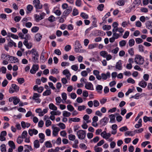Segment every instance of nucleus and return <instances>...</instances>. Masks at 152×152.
I'll use <instances>...</instances> for the list:
<instances>
[{"label":"nucleus","mask_w":152,"mask_h":152,"mask_svg":"<svg viewBox=\"0 0 152 152\" xmlns=\"http://www.w3.org/2000/svg\"><path fill=\"white\" fill-rule=\"evenodd\" d=\"M135 60V62L138 64H142L144 62V58L141 56L139 55L136 56Z\"/></svg>","instance_id":"obj_1"},{"label":"nucleus","mask_w":152,"mask_h":152,"mask_svg":"<svg viewBox=\"0 0 152 152\" xmlns=\"http://www.w3.org/2000/svg\"><path fill=\"white\" fill-rule=\"evenodd\" d=\"M13 46L15 47H17L16 44L15 42H14L12 39H10V41L7 43V45H4V47L5 49L7 51L9 50V47H12Z\"/></svg>","instance_id":"obj_2"},{"label":"nucleus","mask_w":152,"mask_h":152,"mask_svg":"<svg viewBox=\"0 0 152 152\" xmlns=\"http://www.w3.org/2000/svg\"><path fill=\"white\" fill-rule=\"evenodd\" d=\"M77 134L79 139L83 140L86 137V131L83 130H79L77 132Z\"/></svg>","instance_id":"obj_3"},{"label":"nucleus","mask_w":152,"mask_h":152,"mask_svg":"<svg viewBox=\"0 0 152 152\" xmlns=\"http://www.w3.org/2000/svg\"><path fill=\"white\" fill-rule=\"evenodd\" d=\"M33 4L36 9H41L42 7V6L39 0H34L33 1Z\"/></svg>","instance_id":"obj_4"},{"label":"nucleus","mask_w":152,"mask_h":152,"mask_svg":"<svg viewBox=\"0 0 152 152\" xmlns=\"http://www.w3.org/2000/svg\"><path fill=\"white\" fill-rule=\"evenodd\" d=\"M109 121V119L107 117H105L102 119L100 121V124L102 125V126L106 125Z\"/></svg>","instance_id":"obj_5"},{"label":"nucleus","mask_w":152,"mask_h":152,"mask_svg":"<svg viewBox=\"0 0 152 152\" xmlns=\"http://www.w3.org/2000/svg\"><path fill=\"white\" fill-rule=\"evenodd\" d=\"M33 89L34 91H37L39 93H41L44 90V88L42 86L38 87L37 85H35L33 87Z\"/></svg>","instance_id":"obj_6"},{"label":"nucleus","mask_w":152,"mask_h":152,"mask_svg":"<svg viewBox=\"0 0 152 152\" xmlns=\"http://www.w3.org/2000/svg\"><path fill=\"white\" fill-rule=\"evenodd\" d=\"M40 96V95L39 94L37 93H34L32 97V99L36 101L37 103H39L40 102V99L39 98H36L39 97Z\"/></svg>","instance_id":"obj_7"},{"label":"nucleus","mask_w":152,"mask_h":152,"mask_svg":"<svg viewBox=\"0 0 152 152\" xmlns=\"http://www.w3.org/2000/svg\"><path fill=\"white\" fill-rule=\"evenodd\" d=\"M28 134L30 136H33V134L36 135L38 133V131L34 129H29L28 131Z\"/></svg>","instance_id":"obj_8"},{"label":"nucleus","mask_w":152,"mask_h":152,"mask_svg":"<svg viewBox=\"0 0 152 152\" xmlns=\"http://www.w3.org/2000/svg\"><path fill=\"white\" fill-rule=\"evenodd\" d=\"M85 88L88 90H93L94 88L92 84L90 82L86 83L85 85Z\"/></svg>","instance_id":"obj_9"},{"label":"nucleus","mask_w":152,"mask_h":152,"mask_svg":"<svg viewBox=\"0 0 152 152\" xmlns=\"http://www.w3.org/2000/svg\"><path fill=\"white\" fill-rule=\"evenodd\" d=\"M42 37V35L39 33H37L35 35V39L37 42H39Z\"/></svg>","instance_id":"obj_10"},{"label":"nucleus","mask_w":152,"mask_h":152,"mask_svg":"<svg viewBox=\"0 0 152 152\" xmlns=\"http://www.w3.org/2000/svg\"><path fill=\"white\" fill-rule=\"evenodd\" d=\"M115 66V68L119 70H121L122 69V63L121 60H119L118 62L116 63Z\"/></svg>","instance_id":"obj_11"},{"label":"nucleus","mask_w":152,"mask_h":152,"mask_svg":"<svg viewBox=\"0 0 152 152\" xmlns=\"http://www.w3.org/2000/svg\"><path fill=\"white\" fill-rule=\"evenodd\" d=\"M23 44L26 46L28 49L31 48L32 46L31 43H28V40H24L23 42Z\"/></svg>","instance_id":"obj_12"},{"label":"nucleus","mask_w":152,"mask_h":152,"mask_svg":"<svg viewBox=\"0 0 152 152\" xmlns=\"http://www.w3.org/2000/svg\"><path fill=\"white\" fill-rule=\"evenodd\" d=\"M138 85L142 88H145L147 86V83L144 80H142L139 83Z\"/></svg>","instance_id":"obj_13"},{"label":"nucleus","mask_w":152,"mask_h":152,"mask_svg":"<svg viewBox=\"0 0 152 152\" xmlns=\"http://www.w3.org/2000/svg\"><path fill=\"white\" fill-rule=\"evenodd\" d=\"M8 58L10 59V60H12V61L14 60V63L18 62L19 61L18 59L14 56L8 55Z\"/></svg>","instance_id":"obj_14"},{"label":"nucleus","mask_w":152,"mask_h":152,"mask_svg":"<svg viewBox=\"0 0 152 152\" xmlns=\"http://www.w3.org/2000/svg\"><path fill=\"white\" fill-rule=\"evenodd\" d=\"M143 120L145 123L147 122L148 121L152 122V117H148L147 116H144L143 117Z\"/></svg>","instance_id":"obj_15"},{"label":"nucleus","mask_w":152,"mask_h":152,"mask_svg":"<svg viewBox=\"0 0 152 152\" xmlns=\"http://www.w3.org/2000/svg\"><path fill=\"white\" fill-rule=\"evenodd\" d=\"M109 116L110 118V122L114 123L115 122V115H114L113 114H111V115H109Z\"/></svg>","instance_id":"obj_16"},{"label":"nucleus","mask_w":152,"mask_h":152,"mask_svg":"<svg viewBox=\"0 0 152 152\" xmlns=\"http://www.w3.org/2000/svg\"><path fill=\"white\" fill-rule=\"evenodd\" d=\"M8 144L10 148L15 149V146L14 142L12 141H10L8 142Z\"/></svg>","instance_id":"obj_17"},{"label":"nucleus","mask_w":152,"mask_h":152,"mask_svg":"<svg viewBox=\"0 0 152 152\" xmlns=\"http://www.w3.org/2000/svg\"><path fill=\"white\" fill-rule=\"evenodd\" d=\"M49 108L50 109L56 110L57 109V107L53 103H50L49 105Z\"/></svg>","instance_id":"obj_18"},{"label":"nucleus","mask_w":152,"mask_h":152,"mask_svg":"<svg viewBox=\"0 0 152 152\" xmlns=\"http://www.w3.org/2000/svg\"><path fill=\"white\" fill-rule=\"evenodd\" d=\"M34 146L35 148H39L40 146V144L39 140H35L34 141Z\"/></svg>","instance_id":"obj_19"},{"label":"nucleus","mask_w":152,"mask_h":152,"mask_svg":"<svg viewBox=\"0 0 152 152\" xmlns=\"http://www.w3.org/2000/svg\"><path fill=\"white\" fill-rule=\"evenodd\" d=\"M20 102V99H19L17 98V97H14V100L13 101V103L15 105L17 104Z\"/></svg>","instance_id":"obj_20"},{"label":"nucleus","mask_w":152,"mask_h":152,"mask_svg":"<svg viewBox=\"0 0 152 152\" xmlns=\"http://www.w3.org/2000/svg\"><path fill=\"white\" fill-rule=\"evenodd\" d=\"M12 88L14 89L15 92H17L19 90V87L15 84H12L11 86Z\"/></svg>","instance_id":"obj_21"},{"label":"nucleus","mask_w":152,"mask_h":152,"mask_svg":"<svg viewBox=\"0 0 152 152\" xmlns=\"http://www.w3.org/2000/svg\"><path fill=\"white\" fill-rule=\"evenodd\" d=\"M36 112L37 113H39V115L40 116H43L44 114L42 112V110L40 108L37 109L36 110Z\"/></svg>","instance_id":"obj_22"},{"label":"nucleus","mask_w":152,"mask_h":152,"mask_svg":"<svg viewBox=\"0 0 152 152\" xmlns=\"http://www.w3.org/2000/svg\"><path fill=\"white\" fill-rule=\"evenodd\" d=\"M80 118H70L69 119V122H70V121L74 122H79L80 121Z\"/></svg>","instance_id":"obj_23"},{"label":"nucleus","mask_w":152,"mask_h":152,"mask_svg":"<svg viewBox=\"0 0 152 152\" xmlns=\"http://www.w3.org/2000/svg\"><path fill=\"white\" fill-rule=\"evenodd\" d=\"M100 55L104 58H105L108 54L107 52L105 51H102L100 53Z\"/></svg>","instance_id":"obj_24"},{"label":"nucleus","mask_w":152,"mask_h":152,"mask_svg":"<svg viewBox=\"0 0 152 152\" xmlns=\"http://www.w3.org/2000/svg\"><path fill=\"white\" fill-rule=\"evenodd\" d=\"M30 53H31L32 55H34V56H39L36 50L34 49H32L31 51H30Z\"/></svg>","instance_id":"obj_25"},{"label":"nucleus","mask_w":152,"mask_h":152,"mask_svg":"<svg viewBox=\"0 0 152 152\" xmlns=\"http://www.w3.org/2000/svg\"><path fill=\"white\" fill-rule=\"evenodd\" d=\"M146 26L147 27H150L152 28V21H147L146 23Z\"/></svg>","instance_id":"obj_26"},{"label":"nucleus","mask_w":152,"mask_h":152,"mask_svg":"<svg viewBox=\"0 0 152 152\" xmlns=\"http://www.w3.org/2000/svg\"><path fill=\"white\" fill-rule=\"evenodd\" d=\"M39 28L38 27L36 26H34L32 28L31 31L33 32L36 33L39 30Z\"/></svg>","instance_id":"obj_27"},{"label":"nucleus","mask_w":152,"mask_h":152,"mask_svg":"<svg viewBox=\"0 0 152 152\" xmlns=\"http://www.w3.org/2000/svg\"><path fill=\"white\" fill-rule=\"evenodd\" d=\"M135 43L134 40L133 39H131L129 41V45L130 47H132L133 46Z\"/></svg>","instance_id":"obj_28"},{"label":"nucleus","mask_w":152,"mask_h":152,"mask_svg":"<svg viewBox=\"0 0 152 152\" xmlns=\"http://www.w3.org/2000/svg\"><path fill=\"white\" fill-rule=\"evenodd\" d=\"M51 93L50 89L44 91L43 93V95L44 96H48L50 95Z\"/></svg>","instance_id":"obj_29"},{"label":"nucleus","mask_w":152,"mask_h":152,"mask_svg":"<svg viewBox=\"0 0 152 152\" xmlns=\"http://www.w3.org/2000/svg\"><path fill=\"white\" fill-rule=\"evenodd\" d=\"M71 113L67 111H64L63 112V115L64 117H69L71 115Z\"/></svg>","instance_id":"obj_30"},{"label":"nucleus","mask_w":152,"mask_h":152,"mask_svg":"<svg viewBox=\"0 0 152 152\" xmlns=\"http://www.w3.org/2000/svg\"><path fill=\"white\" fill-rule=\"evenodd\" d=\"M128 52L131 56H133L134 55V52L133 48H131L129 49L128 50Z\"/></svg>","instance_id":"obj_31"},{"label":"nucleus","mask_w":152,"mask_h":152,"mask_svg":"<svg viewBox=\"0 0 152 152\" xmlns=\"http://www.w3.org/2000/svg\"><path fill=\"white\" fill-rule=\"evenodd\" d=\"M102 28L104 30H109L111 29V26L110 25H104L103 26Z\"/></svg>","instance_id":"obj_32"},{"label":"nucleus","mask_w":152,"mask_h":152,"mask_svg":"<svg viewBox=\"0 0 152 152\" xmlns=\"http://www.w3.org/2000/svg\"><path fill=\"white\" fill-rule=\"evenodd\" d=\"M1 150L2 152H6V149L5 147V145L4 144H2L1 145Z\"/></svg>","instance_id":"obj_33"},{"label":"nucleus","mask_w":152,"mask_h":152,"mask_svg":"<svg viewBox=\"0 0 152 152\" xmlns=\"http://www.w3.org/2000/svg\"><path fill=\"white\" fill-rule=\"evenodd\" d=\"M38 57L39 56H32V60L34 63L38 62Z\"/></svg>","instance_id":"obj_34"},{"label":"nucleus","mask_w":152,"mask_h":152,"mask_svg":"<svg viewBox=\"0 0 152 152\" xmlns=\"http://www.w3.org/2000/svg\"><path fill=\"white\" fill-rule=\"evenodd\" d=\"M17 80L18 83L21 84L24 83L25 82L24 79L23 78H20L17 79Z\"/></svg>","instance_id":"obj_35"},{"label":"nucleus","mask_w":152,"mask_h":152,"mask_svg":"<svg viewBox=\"0 0 152 152\" xmlns=\"http://www.w3.org/2000/svg\"><path fill=\"white\" fill-rule=\"evenodd\" d=\"M59 73L58 70L57 69L54 68V69H52L51 71V74H58Z\"/></svg>","instance_id":"obj_36"},{"label":"nucleus","mask_w":152,"mask_h":152,"mask_svg":"<svg viewBox=\"0 0 152 152\" xmlns=\"http://www.w3.org/2000/svg\"><path fill=\"white\" fill-rule=\"evenodd\" d=\"M80 16L83 19H88V15L84 12H82L80 14Z\"/></svg>","instance_id":"obj_37"},{"label":"nucleus","mask_w":152,"mask_h":152,"mask_svg":"<svg viewBox=\"0 0 152 152\" xmlns=\"http://www.w3.org/2000/svg\"><path fill=\"white\" fill-rule=\"evenodd\" d=\"M68 110L70 111H72L74 110V108L71 105H68L67 106Z\"/></svg>","instance_id":"obj_38"},{"label":"nucleus","mask_w":152,"mask_h":152,"mask_svg":"<svg viewBox=\"0 0 152 152\" xmlns=\"http://www.w3.org/2000/svg\"><path fill=\"white\" fill-rule=\"evenodd\" d=\"M126 44V41L124 40L121 41L119 42V45L121 47H123L125 46Z\"/></svg>","instance_id":"obj_39"},{"label":"nucleus","mask_w":152,"mask_h":152,"mask_svg":"<svg viewBox=\"0 0 152 152\" xmlns=\"http://www.w3.org/2000/svg\"><path fill=\"white\" fill-rule=\"evenodd\" d=\"M45 145L47 148H51L52 146L51 143L48 141L46 142Z\"/></svg>","instance_id":"obj_40"},{"label":"nucleus","mask_w":152,"mask_h":152,"mask_svg":"<svg viewBox=\"0 0 152 152\" xmlns=\"http://www.w3.org/2000/svg\"><path fill=\"white\" fill-rule=\"evenodd\" d=\"M27 135V132L26 131H24L22 133L21 137L22 138H25Z\"/></svg>","instance_id":"obj_41"},{"label":"nucleus","mask_w":152,"mask_h":152,"mask_svg":"<svg viewBox=\"0 0 152 152\" xmlns=\"http://www.w3.org/2000/svg\"><path fill=\"white\" fill-rule=\"evenodd\" d=\"M75 135L70 134L69 135V140L73 141L75 140Z\"/></svg>","instance_id":"obj_42"},{"label":"nucleus","mask_w":152,"mask_h":152,"mask_svg":"<svg viewBox=\"0 0 152 152\" xmlns=\"http://www.w3.org/2000/svg\"><path fill=\"white\" fill-rule=\"evenodd\" d=\"M35 18L36 20V21L37 22L39 21V20L43 19L44 18L43 17H41V16L40 15L39 16V15H37L35 16Z\"/></svg>","instance_id":"obj_43"},{"label":"nucleus","mask_w":152,"mask_h":152,"mask_svg":"<svg viewBox=\"0 0 152 152\" xmlns=\"http://www.w3.org/2000/svg\"><path fill=\"white\" fill-rule=\"evenodd\" d=\"M96 146H95L94 147V150L96 152H100L102 151V148L99 147L96 148Z\"/></svg>","instance_id":"obj_44"},{"label":"nucleus","mask_w":152,"mask_h":152,"mask_svg":"<svg viewBox=\"0 0 152 152\" xmlns=\"http://www.w3.org/2000/svg\"><path fill=\"white\" fill-rule=\"evenodd\" d=\"M127 82L128 83H131L132 84H134L135 83V81L133 79L131 78H129L127 80Z\"/></svg>","instance_id":"obj_45"},{"label":"nucleus","mask_w":152,"mask_h":152,"mask_svg":"<svg viewBox=\"0 0 152 152\" xmlns=\"http://www.w3.org/2000/svg\"><path fill=\"white\" fill-rule=\"evenodd\" d=\"M86 107L84 105H80L78 106V110L79 111H81L82 110H85Z\"/></svg>","instance_id":"obj_46"},{"label":"nucleus","mask_w":152,"mask_h":152,"mask_svg":"<svg viewBox=\"0 0 152 152\" xmlns=\"http://www.w3.org/2000/svg\"><path fill=\"white\" fill-rule=\"evenodd\" d=\"M75 45L76 46L75 47H78V48H82V46H81V45L79 42V41H76L75 42Z\"/></svg>","instance_id":"obj_47"},{"label":"nucleus","mask_w":152,"mask_h":152,"mask_svg":"<svg viewBox=\"0 0 152 152\" xmlns=\"http://www.w3.org/2000/svg\"><path fill=\"white\" fill-rule=\"evenodd\" d=\"M58 126L62 129H65L66 127L65 125L63 123H60L59 124Z\"/></svg>","instance_id":"obj_48"},{"label":"nucleus","mask_w":152,"mask_h":152,"mask_svg":"<svg viewBox=\"0 0 152 152\" xmlns=\"http://www.w3.org/2000/svg\"><path fill=\"white\" fill-rule=\"evenodd\" d=\"M49 79L50 80L53 81L54 83H56L57 81L56 78L52 76H50L49 77Z\"/></svg>","instance_id":"obj_49"},{"label":"nucleus","mask_w":152,"mask_h":152,"mask_svg":"<svg viewBox=\"0 0 152 152\" xmlns=\"http://www.w3.org/2000/svg\"><path fill=\"white\" fill-rule=\"evenodd\" d=\"M135 41L137 44H140L143 42V40L140 38H137Z\"/></svg>","instance_id":"obj_50"},{"label":"nucleus","mask_w":152,"mask_h":152,"mask_svg":"<svg viewBox=\"0 0 152 152\" xmlns=\"http://www.w3.org/2000/svg\"><path fill=\"white\" fill-rule=\"evenodd\" d=\"M55 18L53 16L51 15L48 18V20L50 22H53L55 21Z\"/></svg>","instance_id":"obj_51"},{"label":"nucleus","mask_w":152,"mask_h":152,"mask_svg":"<svg viewBox=\"0 0 152 152\" xmlns=\"http://www.w3.org/2000/svg\"><path fill=\"white\" fill-rule=\"evenodd\" d=\"M71 46L69 45H66L64 48V50L66 51H68L71 49Z\"/></svg>","instance_id":"obj_52"},{"label":"nucleus","mask_w":152,"mask_h":152,"mask_svg":"<svg viewBox=\"0 0 152 152\" xmlns=\"http://www.w3.org/2000/svg\"><path fill=\"white\" fill-rule=\"evenodd\" d=\"M21 138L22 137H21L19 136L18 137L17 140V142L19 144H21L23 141V140Z\"/></svg>","instance_id":"obj_53"},{"label":"nucleus","mask_w":152,"mask_h":152,"mask_svg":"<svg viewBox=\"0 0 152 152\" xmlns=\"http://www.w3.org/2000/svg\"><path fill=\"white\" fill-rule=\"evenodd\" d=\"M133 3L136 5L137 6H138L141 3V0H135Z\"/></svg>","instance_id":"obj_54"},{"label":"nucleus","mask_w":152,"mask_h":152,"mask_svg":"<svg viewBox=\"0 0 152 152\" xmlns=\"http://www.w3.org/2000/svg\"><path fill=\"white\" fill-rule=\"evenodd\" d=\"M81 75L83 77H86L88 75L87 72L85 70L81 72Z\"/></svg>","instance_id":"obj_55"},{"label":"nucleus","mask_w":152,"mask_h":152,"mask_svg":"<svg viewBox=\"0 0 152 152\" xmlns=\"http://www.w3.org/2000/svg\"><path fill=\"white\" fill-rule=\"evenodd\" d=\"M94 105L95 107H98L99 105V103L98 101L96 100H95L94 101Z\"/></svg>","instance_id":"obj_56"},{"label":"nucleus","mask_w":152,"mask_h":152,"mask_svg":"<svg viewBox=\"0 0 152 152\" xmlns=\"http://www.w3.org/2000/svg\"><path fill=\"white\" fill-rule=\"evenodd\" d=\"M128 129L127 127L126 126H123V127H121L119 129V130L121 132H124L125 131L127 130H128Z\"/></svg>","instance_id":"obj_57"},{"label":"nucleus","mask_w":152,"mask_h":152,"mask_svg":"<svg viewBox=\"0 0 152 152\" xmlns=\"http://www.w3.org/2000/svg\"><path fill=\"white\" fill-rule=\"evenodd\" d=\"M10 36L12 37V38L15 39H18V37L17 35H15L12 33L10 34Z\"/></svg>","instance_id":"obj_58"},{"label":"nucleus","mask_w":152,"mask_h":152,"mask_svg":"<svg viewBox=\"0 0 152 152\" xmlns=\"http://www.w3.org/2000/svg\"><path fill=\"white\" fill-rule=\"evenodd\" d=\"M138 48L139 49V50L141 52H144V47L142 45H139L138 46Z\"/></svg>","instance_id":"obj_59"},{"label":"nucleus","mask_w":152,"mask_h":152,"mask_svg":"<svg viewBox=\"0 0 152 152\" xmlns=\"http://www.w3.org/2000/svg\"><path fill=\"white\" fill-rule=\"evenodd\" d=\"M39 136L40 139L45 140V136L43 133H40L39 134Z\"/></svg>","instance_id":"obj_60"},{"label":"nucleus","mask_w":152,"mask_h":152,"mask_svg":"<svg viewBox=\"0 0 152 152\" xmlns=\"http://www.w3.org/2000/svg\"><path fill=\"white\" fill-rule=\"evenodd\" d=\"M62 97L63 99L64 100H66L67 98L66 94L65 93H63L61 94Z\"/></svg>","instance_id":"obj_61"},{"label":"nucleus","mask_w":152,"mask_h":152,"mask_svg":"<svg viewBox=\"0 0 152 152\" xmlns=\"http://www.w3.org/2000/svg\"><path fill=\"white\" fill-rule=\"evenodd\" d=\"M125 2L123 0H120L118 1V4L119 6H123L124 5Z\"/></svg>","instance_id":"obj_62"},{"label":"nucleus","mask_w":152,"mask_h":152,"mask_svg":"<svg viewBox=\"0 0 152 152\" xmlns=\"http://www.w3.org/2000/svg\"><path fill=\"white\" fill-rule=\"evenodd\" d=\"M71 69L75 71H76L78 70V67L76 65H73L71 67Z\"/></svg>","instance_id":"obj_63"},{"label":"nucleus","mask_w":152,"mask_h":152,"mask_svg":"<svg viewBox=\"0 0 152 152\" xmlns=\"http://www.w3.org/2000/svg\"><path fill=\"white\" fill-rule=\"evenodd\" d=\"M7 81L6 79L4 80L2 83V86L3 87H5L7 85Z\"/></svg>","instance_id":"obj_64"}]
</instances>
